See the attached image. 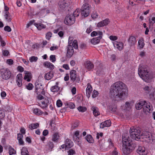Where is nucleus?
I'll list each match as a JSON object with an SVG mask.
<instances>
[{"mask_svg": "<svg viewBox=\"0 0 155 155\" xmlns=\"http://www.w3.org/2000/svg\"><path fill=\"white\" fill-rule=\"evenodd\" d=\"M110 95L111 97L115 101L124 100L127 96L126 85L120 81L115 83L111 87Z\"/></svg>", "mask_w": 155, "mask_h": 155, "instance_id": "nucleus-1", "label": "nucleus"}, {"mask_svg": "<svg viewBox=\"0 0 155 155\" xmlns=\"http://www.w3.org/2000/svg\"><path fill=\"white\" fill-rule=\"evenodd\" d=\"M123 152L127 155L130 153L133 149L132 146V141L127 134H124L122 136Z\"/></svg>", "mask_w": 155, "mask_h": 155, "instance_id": "nucleus-2", "label": "nucleus"}, {"mask_svg": "<svg viewBox=\"0 0 155 155\" xmlns=\"http://www.w3.org/2000/svg\"><path fill=\"white\" fill-rule=\"evenodd\" d=\"M138 73L142 79L146 82H148L152 78V76L148 71L147 67L142 64L140 65Z\"/></svg>", "mask_w": 155, "mask_h": 155, "instance_id": "nucleus-3", "label": "nucleus"}, {"mask_svg": "<svg viewBox=\"0 0 155 155\" xmlns=\"http://www.w3.org/2000/svg\"><path fill=\"white\" fill-rule=\"evenodd\" d=\"M130 137L136 140L140 139V137L143 135V132L139 128H131L130 130Z\"/></svg>", "mask_w": 155, "mask_h": 155, "instance_id": "nucleus-4", "label": "nucleus"}, {"mask_svg": "<svg viewBox=\"0 0 155 155\" xmlns=\"http://www.w3.org/2000/svg\"><path fill=\"white\" fill-rule=\"evenodd\" d=\"M11 72L7 68H2L0 70V74L2 78L5 80L8 79L11 76Z\"/></svg>", "mask_w": 155, "mask_h": 155, "instance_id": "nucleus-5", "label": "nucleus"}, {"mask_svg": "<svg viewBox=\"0 0 155 155\" xmlns=\"http://www.w3.org/2000/svg\"><path fill=\"white\" fill-rule=\"evenodd\" d=\"M58 5V9L60 11L63 12L68 8L69 3L68 0H61L59 2Z\"/></svg>", "mask_w": 155, "mask_h": 155, "instance_id": "nucleus-6", "label": "nucleus"}, {"mask_svg": "<svg viewBox=\"0 0 155 155\" xmlns=\"http://www.w3.org/2000/svg\"><path fill=\"white\" fill-rule=\"evenodd\" d=\"M75 18L73 15L67 16L65 18L64 23L67 25H71L75 22Z\"/></svg>", "mask_w": 155, "mask_h": 155, "instance_id": "nucleus-7", "label": "nucleus"}, {"mask_svg": "<svg viewBox=\"0 0 155 155\" xmlns=\"http://www.w3.org/2000/svg\"><path fill=\"white\" fill-rule=\"evenodd\" d=\"M73 146V143L71 140L67 138L64 141V144L61 145V147L62 149L65 148L68 150L71 148Z\"/></svg>", "mask_w": 155, "mask_h": 155, "instance_id": "nucleus-8", "label": "nucleus"}, {"mask_svg": "<svg viewBox=\"0 0 155 155\" xmlns=\"http://www.w3.org/2000/svg\"><path fill=\"white\" fill-rule=\"evenodd\" d=\"M137 152L140 155H147V152L144 147L141 146H139Z\"/></svg>", "mask_w": 155, "mask_h": 155, "instance_id": "nucleus-9", "label": "nucleus"}, {"mask_svg": "<svg viewBox=\"0 0 155 155\" xmlns=\"http://www.w3.org/2000/svg\"><path fill=\"white\" fill-rule=\"evenodd\" d=\"M85 68L87 70L90 71L91 70L94 68V65L91 61H87L84 63Z\"/></svg>", "mask_w": 155, "mask_h": 155, "instance_id": "nucleus-10", "label": "nucleus"}, {"mask_svg": "<svg viewBox=\"0 0 155 155\" xmlns=\"http://www.w3.org/2000/svg\"><path fill=\"white\" fill-rule=\"evenodd\" d=\"M74 50L71 45H68L66 56L68 58H71L73 55Z\"/></svg>", "mask_w": 155, "mask_h": 155, "instance_id": "nucleus-11", "label": "nucleus"}, {"mask_svg": "<svg viewBox=\"0 0 155 155\" xmlns=\"http://www.w3.org/2000/svg\"><path fill=\"white\" fill-rule=\"evenodd\" d=\"M110 22L109 19L108 18H107L98 23L97 26L98 28L102 27L107 25Z\"/></svg>", "mask_w": 155, "mask_h": 155, "instance_id": "nucleus-12", "label": "nucleus"}, {"mask_svg": "<svg viewBox=\"0 0 155 155\" xmlns=\"http://www.w3.org/2000/svg\"><path fill=\"white\" fill-rule=\"evenodd\" d=\"M152 107L151 106L150 104L144 103L143 107V111L146 114L149 113L150 111L152 110Z\"/></svg>", "mask_w": 155, "mask_h": 155, "instance_id": "nucleus-13", "label": "nucleus"}, {"mask_svg": "<svg viewBox=\"0 0 155 155\" xmlns=\"http://www.w3.org/2000/svg\"><path fill=\"white\" fill-rule=\"evenodd\" d=\"M128 42L129 45L132 46L135 44L137 41L136 38L134 36L130 35L128 40Z\"/></svg>", "mask_w": 155, "mask_h": 155, "instance_id": "nucleus-14", "label": "nucleus"}, {"mask_svg": "<svg viewBox=\"0 0 155 155\" xmlns=\"http://www.w3.org/2000/svg\"><path fill=\"white\" fill-rule=\"evenodd\" d=\"M22 74H20L17 75L16 76V82L18 85L19 87H21L22 85Z\"/></svg>", "mask_w": 155, "mask_h": 155, "instance_id": "nucleus-15", "label": "nucleus"}, {"mask_svg": "<svg viewBox=\"0 0 155 155\" xmlns=\"http://www.w3.org/2000/svg\"><path fill=\"white\" fill-rule=\"evenodd\" d=\"M92 91V87L89 83L87 84V87L86 89V94L87 97L89 98L91 95Z\"/></svg>", "mask_w": 155, "mask_h": 155, "instance_id": "nucleus-16", "label": "nucleus"}, {"mask_svg": "<svg viewBox=\"0 0 155 155\" xmlns=\"http://www.w3.org/2000/svg\"><path fill=\"white\" fill-rule=\"evenodd\" d=\"M111 121L109 120H107L101 124L100 127L103 128L104 127H109L111 125Z\"/></svg>", "mask_w": 155, "mask_h": 155, "instance_id": "nucleus-17", "label": "nucleus"}, {"mask_svg": "<svg viewBox=\"0 0 155 155\" xmlns=\"http://www.w3.org/2000/svg\"><path fill=\"white\" fill-rule=\"evenodd\" d=\"M49 101L48 98L45 99L44 101L41 102V104H39V106L42 108L44 109L47 107L48 105Z\"/></svg>", "mask_w": 155, "mask_h": 155, "instance_id": "nucleus-18", "label": "nucleus"}, {"mask_svg": "<svg viewBox=\"0 0 155 155\" xmlns=\"http://www.w3.org/2000/svg\"><path fill=\"white\" fill-rule=\"evenodd\" d=\"M70 77L71 80L73 81H74L76 78V72L75 70H72L70 72Z\"/></svg>", "mask_w": 155, "mask_h": 155, "instance_id": "nucleus-19", "label": "nucleus"}, {"mask_svg": "<svg viewBox=\"0 0 155 155\" xmlns=\"http://www.w3.org/2000/svg\"><path fill=\"white\" fill-rule=\"evenodd\" d=\"M102 36H98L96 38H94L91 39V43L93 45H96L99 43L100 40L102 38Z\"/></svg>", "mask_w": 155, "mask_h": 155, "instance_id": "nucleus-20", "label": "nucleus"}, {"mask_svg": "<svg viewBox=\"0 0 155 155\" xmlns=\"http://www.w3.org/2000/svg\"><path fill=\"white\" fill-rule=\"evenodd\" d=\"M54 146L53 142L50 141L47 144L45 145L46 149L47 151H51Z\"/></svg>", "mask_w": 155, "mask_h": 155, "instance_id": "nucleus-21", "label": "nucleus"}, {"mask_svg": "<svg viewBox=\"0 0 155 155\" xmlns=\"http://www.w3.org/2000/svg\"><path fill=\"white\" fill-rule=\"evenodd\" d=\"M144 103H146L145 101H141L137 103L135 105V107L137 110H140L143 107Z\"/></svg>", "mask_w": 155, "mask_h": 155, "instance_id": "nucleus-22", "label": "nucleus"}, {"mask_svg": "<svg viewBox=\"0 0 155 155\" xmlns=\"http://www.w3.org/2000/svg\"><path fill=\"white\" fill-rule=\"evenodd\" d=\"M43 65L45 67L49 68L51 70H53L54 67L53 64L48 61L44 62L43 63Z\"/></svg>", "mask_w": 155, "mask_h": 155, "instance_id": "nucleus-23", "label": "nucleus"}, {"mask_svg": "<svg viewBox=\"0 0 155 155\" xmlns=\"http://www.w3.org/2000/svg\"><path fill=\"white\" fill-rule=\"evenodd\" d=\"M81 14L82 16L84 17H87L89 14L90 12V9H81Z\"/></svg>", "mask_w": 155, "mask_h": 155, "instance_id": "nucleus-24", "label": "nucleus"}, {"mask_svg": "<svg viewBox=\"0 0 155 155\" xmlns=\"http://www.w3.org/2000/svg\"><path fill=\"white\" fill-rule=\"evenodd\" d=\"M91 110L93 111V114L95 117L99 115L100 113L98 111V108L96 107H93L91 108Z\"/></svg>", "mask_w": 155, "mask_h": 155, "instance_id": "nucleus-25", "label": "nucleus"}, {"mask_svg": "<svg viewBox=\"0 0 155 155\" xmlns=\"http://www.w3.org/2000/svg\"><path fill=\"white\" fill-rule=\"evenodd\" d=\"M5 17L7 21L8 22H10L11 21L12 19V16L9 12H6L5 13Z\"/></svg>", "mask_w": 155, "mask_h": 155, "instance_id": "nucleus-26", "label": "nucleus"}, {"mask_svg": "<svg viewBox=\"0 0 155 155\" xmlns=\"http://www.w3.org/2000/svg\"><path fill=\"white\" fill-rule=\"evenodd\" d=\"M34 25L39 30H41L42 29L45 28L46 27L45 25L42 24L35 23Z\"/></svg>", "mask_w": 155, "mask_h": 155, "instance_id": "nucleus-27", "label": "nucleus"}, {"mask_svg": "<svg viewBox=\"0 0 155 155\" xmlns=\"http://www.w3.org/2000/svg\"><path fill=\"white\" fill-rule=\"evenodd\" d=\"M53 76V74L51 72H50L46 74L45 76V79L49 80L51 79Z\"/></svg>", "mask_w": 155, "mask_h": 155, "instance_id": "nucleus-28", "label": "nucleus"}, {"mask_svg": "<svg viewBox=\"0 0 155 155\" xmlns=\"http://www.w3.org/2000/svg\"><path fill=\"white\" fill-rule=\"evenodd\" d=\"M58 82L56 83V85L55 86H52L51 89V91L53 92H58L60 89V88L58 86Z\"/></svg>", "mask_w": 155, "mask_h": 155, "instance_id": "nucleus-29", "label": "nucleus"}, {"mask_svg": "<svg viewBox=\"0 0 155 155\" xmlns=\"http://www.w3.org/2000/svg\"><path fill=\"white\" fill-rule=\"evenodd\" d=\"M39 124L38 123H32L29 125V128L31 130L37 128L39 127Z\"/></svg>", "mask_w": 155, "mask_h": 155, "instance_id": "nucleus-30", "label": "nucleus"}, {"mask_svg": "<svg viewBox=\"0 0 155 155\" xmlns=\"http://www.w3.org/2000/svg\"><path fill=\"white\" fill-rule=\"evenodd\" d=\"M138 45L140 48H142L144 46L143 39V38L139 39L138 42Z\"/></svg>", "mask_w": 155, "mask_h": 155, "instance_id": "nucleus-31", "label": "nucleus"}, {"mask_svg": "<svg viewBox=\"0 0 155 155\" xmlns=\"http://www.w3.org/2000/svg\"><path fill=\"white\" fill-rule=\"evenodd\" d=\"M33 111L34 113L37 115H40L43 113V112L38 108L34 109Z\"/></svg>", "mask_w": 155, "mask_h": 155, "instance_id": "nucleus-32", "label": "nucleus"}, {"mask_svg": "<svg viewBox=\"0 0 155 155\" xmlns=\"http://www.w3.org/2000/svg\"><path fill=\"white\" fill-rule=\"evenodd\" d=\"M114 46L120 50L122 49L123 45L122 44L120 43H116L114 44Z\"/></svg>", "mask_w": 155, "mask_h": 155, "instance_id": "nucleus-33", "label": "nucleus"}, {"mask_svg": "<svg viewBox=\"0 0 155 155\" xmlns=\"http://www.w3.org/2000/svg\"><path fill=\"white\" fill-rule=\"evenodd\" d=\"M30 74L28 71H27L25 74V75L24 77V79L25 80H26L28 82L30 81L31 79L30 78Z\"/></svg>", "mask_w": 155, "mask_h": 155, "instance_id": "nucleus-34", "label": "nucleus"}, {"mask_svg": "<svg viewBox=\"0 0 155 155\" xmlns=\"http://www.w3.org/2000/svg\"><path fill=\"white\" fill-rule=\"evenodd\" d=\"M21 154V155H29L28 151L26 148L23 147L22 148Z\"/></svg>", "mask_w": 155, "mask_h": 155, "instance_id": "nucleus-35", "label": "nucleus"}, {"mask_svg": "<svg viewBox=\"0 0 155 155\" xmlns=\"http://www.w3.org/2000/svg\"><path fill=\"white\" fill-rule=\"evenodd\" d=\"M86 139L90 143L93 142V139L91 135H87L86 137Z\"/></svg>", "mask_w": 155, "mask_h": 155, "instance_id": "nucleus-36", "label": "nucleus"}, {"mask_svg": "<svg viewBox=\"0 0 155 155\" xmlns=\"http://www.w3.org/2000/svg\"><path fill=\"white\" fill-rule=\"evenodd\" d=\"M98 144L101 148H102L104 146L105 140L104 139H102L98 141Z\"/></svg>", "mask_w": 155, "mask_h": 155, "instance_id": "nucleus-37", "label": "nucleus"}, {"mask_svg": "<svg viewBox=\"0 0 155 155\" xmlns=\"http://www.w3.org/2000/svg\"><path fill=\"white\" fill-rule=\"evenodd\" d=\"M142 136H145V137L149 138L152 136V135L150 132H145L144 134L143 133V135Z\"/></svg>", "mask_w": 155, "mask_h": 155, "instance_id": "nucleus-38", "label": "nucleus"}, {"mask_svg": "<svg viewBox=\"0 0 155 155\" xmlns=\"http://www.w3.org/2000/svg\"><path fill=\"white\" fill-rule=\"evenodd\" d=\"M9 153L10 155L15 154L16 153V151L14 148L12 147H10L9 148Z\"/></svg>", "mask_w": 155, "mask_h": 155, "instance_id": "nucleus-39", "label": "nucleus"}, {"mask_svg": "<svg viewBox=\"0 0 155 155\" xmlns=\"http://www.w3.org/2000/svg\"><path fill=\"white\" fill-rule=\"evenodd\" d=\"M59 136L58 134L55 133L53 134L52 136V140L54 141L57 140L59 138Z\"/></svg>", "mask_w": 155, "mask_h": 155, "instance_id": "nucleus-40", "label": "nucleus"}, {"mask_svg": "<svg viewBox=\"0 0 155 155\" xmlns=\"http://www.w3.org/2000/svg\"><path fill=\"white\" fill-rule=\"evenodd\" d=\"M78 109L79 111L81 112H84L87 110V109L86 107H82L81 106H79L78 107Z\"/></svg>", "mask_w": 155, "mask_h": 155, "instance_id": "nucleus-41", "label": "nucleus"}, {"mask_svg": "<svg viewBox=\"0 0 155 155\" xmlns=\"http://www.w3.org/2000/svg\"><path fill=\"white\" fill-rule=\"evenodd\" d=\"M152 88L150 86H145L144 88V90L146 91V92L149 93L151 91Z\"/></svg>", "mask_w": 155, "mask_h": 155, "instance_id": "nucleus-42", "label": "nucleus"}, {"mask_svg": "<svg viewBox=\"0 0 155 155\" xmlns=\"http://www.w3.org/2000/svg\"><path fill=\"white\" fill-rule=\"evenodd\" d=\"M79 134V131L78 130H77L76 131L74 134V136H75L76 138V139L75 140L76 141H77V142H79V140H78L79 139V138L78 137V136Z\"/></svg>", "mask_w": 155, "mask_h": 155, "instance_id": "nucleus-43", "label": "nucleus"}, {"mask_svg": "<svg viewBox=\"0 0 155 155\" xmlns=\"http://www.w3.org/2000/svg\"><path fill=\"white\" fill-rule=\"evenodd\" d=\"M125 107L128 110H130L131 108V103L128 102L125 103Z\"/></svg>", "mask_w": 155, "mask_h": 155, "instance_id": "nucleus-44", "label": "nucleus"}, {"mask_svg": "<svg viewBox=\"0 0 155 155\" xmlns=\"http://www.w3.org/2000/svg\"><path fill=\"white\" fill-rule=\"evenodd\" d=\"M72 44L73 47L74 48L77 49L78 48V45L77 43V41L76 40H74L73 41V42Z\"/></svg>", "mask_w": 155, "mask_h": 155, "instance_id": "nucleus-45", "label": "nucleus"}, {"mask_svg": "<svg viewBox=\"0 0 155 155\" xmlns=\"http://www.w3.org/2000/svg\"><path fill=\"white\" fill-rule=\"evenodd\" d=\"M68 155H73L75 153L74 150L72 149H70L67 151Z\"/></svg>", "mask_w": 155, "mask_h": 155, "instance_id": "nucleus-46", "label": "nucleus"}, {"mask_svg": "<svg viewBox=\"0 0 155 155\" xmlns=\"http://www.w3.org/2000/svg\"><path fill=\"white\" fill-rule=\"evenodd\" d=\"M79 9H77L73 13V15H72L75 18V17H78L79 16Z\"/></svg>", "mask_w": 155, "mask_h": 155, "instance_id": "nucleus-47", "label": "nucleus"}, {"mask_svg": "<svg viewBox=\"0 0 155 155\" xmlns=\"http://www.w3.org/2000/svg\"><path fill=\"white\" fill-rule=\"evenodd\" d=\"M90 6L86 4H84L82 6L81 9H90Z\"/></svg>", "mask_w": 155, "mask_h": 155, "instance_id": "nucleus-48", "label": "nucleus"}, {"mask_svg": "<svg viewBox=\"0 0 155 155\" xmlns=\"http://www.w3.org/2000/svg\"><path fill=\"white\" fill-rule=\"evenodd\" d=\"M52 33L51 32H48L46 35V39L49 40L50 39L51 37L52 36Z\"/></svg>", "mask_w": 155, "mask_h": 155, "instance_id": "nucleus-49", "label": "nucleus"}, {"mask_svg": "<svg viewBox=\"0 0 155 155\" xmlns=\"http://www.w3.org/2000/svg\"><path fill=\"white\" fill-rule=\"evenodd\" d=\"M6 63L9 65H12L13 63V61L12 59H9L7 60Z\"/></svg>", "mask_w": 155, "mask_h": 155, "instance_id": "nucleus-50", "label": "nucleus"}, {"mask_svg": "<svg viewBox=\"0 0 155 155\" xmlns=\"http://www.w3.org/2000/svg\"><path fill=\"white\" fill-rule=\"evenodd\" d=\"M98 95V92L95 90H94L92 93V97L93 98L96 97Z\"/></svg>", "mask_w": 155, "mask_h": 155, "instance_id": "nucleus-51", "label": "nucleus"}, {"mask_svg": "<svg viewBox=\"0 0 155 155\" xmlns=\"http://www.w3.org/2000/svg\"><path fill=\"white\" fill-rule=\"evenodd\" d=\"M62 104L61 101L60 100H58L56 103V105L58 107H60L62 106Z\"/></svg>", "mask_w": 155, "mask_h": 155, "instance_id": "nucleus-52", "label": "nucleus"}, {"mask_svg": "<svg viewBox=\"0 0 155 155\" xmlns=\"http://www.w3.org/2000/svg\"><path fill=\"white\" fill-rule=\"evenodd\" d=\"M4 29L5 31H7L8 32H10L12 31L11 28L8 26H5L4 28Z\"/></svg>", "mask_w": 155, "mask_h": 155, "instance_id": "nucleus-53", "label": "nucleus"}, {"mask_svg": "<svg viewBox=\"0 0 155 155\" xmlns=\"http://www.w3.org/2000/svg\"><path fill=\"white\" fill-rule=\"evenodd\" d=\"M33 87V85L31 83H29L26 86L28 90H31Z\"/></svg>", "mask_w": 155, "mask_h": 155, "instance_id": "nucleus-54", "label": "nucleus"}, {"mask_svg": "<svg viewBox=\"0 0 155 155\" xmlns=\"http://www.w3.org/2000/svg\"><path fill=\"white\" fill-rule=\"evenodd\" d=\"M68 106L71 109L74 108L75 107L74 104L72 102L68 104Z\"/></svg>", "mask_w": 155, "mask_h": 155, "instance_id": "nucleus-55", "label": "nucleus"}, {"mask_svg": "<svg viewBox=\"0 0 155 155\" xmlns=\"http://www.w3.org/2000/svg\"><path fill=\"white\" fill-rule=\"evenodd\" d=\"M108 142L109 143V147L110 148L114 146V144L113 143L111 140V139H109L108 140Z\"/></svg>", "mask_w": 155, "mask_h": 155, "instance_id": "nucleus-56", "label": "nucleus"}, {"mask_svg": "<svg viewBox=\"0 0 155 155\" xmlns=\"http://www.w3.org/2000/svg\"><path fill=\"white\" fill-rule=\"evenodd\" d=\"M39 85V84L38 83H35V92L36 93H37V94H38V90L39 89V88H38V86Z\"/></svg>", "mask_w": 155, "mask_h": 155, "instance_id": "nucleus-57", "label": "nucleus"}, {"mask_svg": "<svg viewBox=\"0 0 155 155\" xmlns=\"http://www.w3.org/2000/svg\"><path fill=\"white\" fill-rule=\"evenodd\" d=\"M92 27L91 26H90L87 29L86 32L87 33L89 34L92 31Z\"/></svg>", "mask_w": 155, "mask_h": 155, "instance_id": "nucleus-58", "label": "nucleus"}, {"mask_svg": "<svg viewBox=\"0 0 155 155\" xmlns=\"http://www.w3.org/2000/svg\"><path fill=\"white\" fill-rule=\"evenodd\" d=\"M110 39L112 41H115L117 39V38L116 36L110 35L109 37Z\"/></svg>", "mask_w": 155, "mask_h": 155, "instance_id": "nucleus-59", "label": "nucleus"}, {"mask_svg": "<svg viewBox=\"0 0 155 155\" xmlns=\"http://www.w3.org/2000/svg\"><path fill=\"white\" fill-rule=\"evenodd\" d=\"M98 16V15L96 12L93 13L91 15V16L93 18H96Z\"/></svg>", "mask_w": 155, "mask_h": 155, "instance_id": "nucleus-60", "label": "nucleus"}, {"mask_svg": "<svg viewBox=\"0 0 155 155\" xmlns=\"http://www.w3.org/2000/svg\"><path fill=\"white\" fill-rule=\"evenodd\" d=\"M17 70L20 72H22L24 71V68L21 66H18L17 67Z\"/></svg>", "mask_w": 155, "mask_h": 155, "instance_id": "nucleus-61", "label": "nucleus"}, {"mask_svg": "<svg viewBox=\"0 0 155 155\" xmlns=\"http://www.w3.org/2000/svg\"><path fill=\"white\" fill-rule=\"evenodd\" d=\"M34 21H35L34 20L30 21L29 22V23H28L27 25H26L27 28H29L31 25H32L33 23L34 22Z\"/></svg>", "mask_w": 155, "mask_h": 155, "instance_id": "nucleus-62", "label": "nucleus"}, {"mask_svg": "<svg viewBox=\"0 0 155 155\" xmlns=\"http://www.w3.org/2000/svg\"><path fill=\"white\" fill-rule=\"evenodd\" d=\"M118 152L116 150V148H114V149L112 152V155H118Z\"/></svg>", "mask_w": 155, "mask_h": 155, "instance_id": "nucleus-63", "label": "nucleus"}, {"mask_svg": "<svg viewBox=\"0 0 155 155\" xmlns=\"http://www.w3.org/2000/svg\"><path fill=\"white\" fill-rule=\"evenodd\" d=\"M151 21H153L154 23H155V17H153L151 18V19H150V18H149V21L150 22V24H151L152 23L153 24Z\"/></svg>", "mask_w": 155, "mask_h": 155, "instance_id": "nucleus-64", "label": "nucleus"}]
</instances>
